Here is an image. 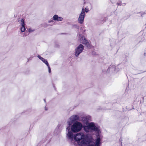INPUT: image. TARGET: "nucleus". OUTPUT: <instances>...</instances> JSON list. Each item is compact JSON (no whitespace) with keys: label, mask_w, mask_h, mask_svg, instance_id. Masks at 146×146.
I'll list each match as a JSON object with an SVG mask.
<instances>
[{"label":"nucleus","mask_w":146,"mask_h":146,"mask_svg":"<svg viewBox=\"0 0 146 146\" xmlns=\"http://www.w3.org/2000/svg\"><path fill=\"white\" fill-rule=\"evenodd\" d=\"M82 127V125L81 123L78 121H76L72 125L71 129L72 132L76 133L80 131Z\"/></svg>","instance_id":"obj_2"},{"label":"nucleus","mask_w":146,"mask_h":146,"mask_svg":"<svg viewBox=\"0 0 146 146\" xmlns=\"http://www.w3.org/2000/svg\"><path fill=\"white\" fill-rule=\"evenodd\" d=\"M85 12L86 13H88L89 11V10L88 9V8L86 7L85 8V9H84Z\"/></svg>","instance_id":"obj_17"},{"label":"nucleus","mask_w":146,"mask_h":146,"mask_svg":"<svg viewBox=\"0 0 146 146\" xmlns=\"http://www.w3.org/2000/svg\"><path fill=\"white\" fill-rule=\"evenodd\" d=\"M58 19L57 21H62L63 19L62 18L58 16Z\"/></svg>","instance_id":"obj_13"},{"label":"nucleus","mask_w":146,"mask_h":146,"mask_svg":"<svg viewBox=\"0 0 146 146\" xmlns=\"http://www.w3.org/2000/svg\"><path fill=\"white\" fill-rule=\"evenodd\" d=\"M79 40L80 41L81 43L85 44L87 47H90V41L88 40L82 35L80 34L79 35Z\"/></svg>","instance_id":"obj_4"},{"label":"nucleus","mask_w":146,"mask_h":146,"mask_svg":"<svg viewBox=\"0 0 146 146\" xmlns=\"http://www.w3.org/2000/svg\"><path fill=\"white\" fill-rule=\"evenodd\" d=\"M109 70H115V66H111L109 68Z\"/></svg>","instance_id":"obj_14"},{"label":"nucleus","mask_w":146,"mask_h":146,"mask_svg":"<svg viewBox=\"0 0 146 146\" xmlns=\"http://www.w3.org/2000/svg\"><path fill=\"white\" fill-rule=\"evenodd\" d=\"M53 19H50V20H49L48 23H50L53 22Z\"/></svg>","instance_id":"obj_18"},{"label":"nucleus","mask_w":146,"mask_h":146,"mask_svg":"<svg viewBox=\"0 0 146 146\" xmlns=\"http://www.w3.org/2000/svg\"><path fill=\"white\" fill-rule=\"evenodd\" d=\"M58 15H54L53 17H52L53 20L54 21H57V20L58 19Z\"/></svg>","instance_id":"obj_12"},{"label":"nucleus","mask_w":146,"mask_h":146,"mask_svg":"<svg viewBox=\"0 0 146 146\" xmlns=\"http://www.w3.org/2000/svg\"><path fill=\"white\" fill-rule=\"evenodd\" d=\"M45 110H47L46 109V108H45Z\"/></svg>","instance_id":"obj_22"},{"label":"nucleus","mask_w":146,"mask_h":146,"mask_svg":"<svg viewBox=\"0 0 146 146\" xmlns=\"http://www.w3.org/2000/svg\"><path fill=\"white\" fill-rule=\"evenodd\" d=\"M69 127H68L67 128V129H68V130H69Z\"/></svg>","instance_id":"obj_21"},{"label":"nucleus","mask_w":146,"mask_h":146,"mask_svg":"<svg viewBox=\"0 0 146 146\" xmlns=\"http://www.w3.org/2000/svg\"><path fill=\"white\" fill-rule=\"evenodd\" d=\"M46 65H48V63L46 60L45 59L41 57L40 55L37 56Z\"/></svg>","instance_id":"obj_10"},{"label":"nucleus","mask_w":146,"mask_h":146,"mask_svg":"<svg viewBox=\"0 0 146 146\" xmlns=\"http://www.w3.org/2000/svg\"><path fill=\"white\" fill-rule=\"evenodd\" d=\"M90 117L89 116H87L86 117H84L82 118V120H85V121H84V123L85 124H87L88 122V120H89Z\"/></svg>","instance_id":"obj_11"},{"label":"nucleus","mask_w":146,"mask_h":146,"mask_svg":"<svg viewBox=\"0 0 146 146\" xmlns=\"http://www.w3.org/2000/svg\"><path fill=\"white\" fill-rule=\"evenodd\" d=\"M73 27L74 28H76L77 29H78L79 27L76 24H74L73 25Z\"/></svg>","instance_id":"obj_16"},{"label":"nucleus","mask_w":146,"mask_h":146,"mask_svg":"<svg viewBox=\"0 0 146 146\" xmlns=\"http://www.w3.org/2000/svg\"><path fill=\"white\" fill-rule=\"evenodd\" d=\"M33 31V30L32 29H30L29 30V32H32Z\"/></svg>","instance_id":"obj_20"},{"label":"nucleus","mask_w":146,"mask_h":146,"mask_svg":"<svg viewBox=\"0 0 146 146\" xmlns=\"http://www.w3.org/2000/svg\"><path fill=\"white\" fill-rule=\"evenodd\" d=\"M84 49V46L81 44H80L75 49L74 55L76 57L81 53Z\"/></svg>","instance_id":"obj_5"},{"label":"nucleus","mask_w":146,"mask_h":146,"mask_svg":"<svg viewBox=\"0 0 146 146\" xmlns=\"http://www.w3.org/2000/svg\"><path fill=\"white\" fill-rule=\"evenodd\" d=\"M44 101L45 102V99H44Z\"/></svg>","instance_id":"obj_23"},{"label":"nucleus","mask_w":146,"mask_h":146,"mask_svg":"<svg viewBox=\"0 0 146 146\" xmlns=\"http://www.w3.org/2000/svg\"><path fill=\"white\" fill-rule=\"evenodd\" d=\"M20 25H21L20 27V29L22 32H24L25 30V24L24 20L22 19L19 22Z\"/></svg>","instance_id":"obj_9"},{"label":"nucleus","mask_w":146,"mask_h":146,"mask_svg":"<svg viewBox=\"0 0 146 146\" xmlns=\"http://www.w3.org/2000/svg\"><path fill=\"white\" fill-rule=\"evenodd\" d=\"M117 4L118 5H121V2H118L117 3Z\"/></svg>","instance_id":"obj_19"},{"label":"nucleus","mask_w":146,"mask_h":146,"mask_svg":"<svg viewBox=\"0 0 146 146\" xmlns=\"http://www.w3.org/2000/svg\"><path fill=\"white\" fill-rule=\"evenodd\" d=\"M66 138L68 140L72 141L73 140L74 136L72 132L71 131H68L66 134Z\"/></svg>","instance_id":"obj_8"},{"label":"nucleus","mask_w":146,"mask_h":146,"mask_svg":"<svg viewBox=\"0 0 146 146\" xmlns=\"http://www.w3.org/2000/svg\"><path fill=\"white\" fill-rule=\"evenodd\" d=\"M84 129L86 133L89 132L91 131H94L96 133V138L94 142L92 141V137H86V139L82 141V144L81 146H100L102 138L100 135L101 131L99 127L96 126L93 122H91L89 123L87 125L84 126Z\"/></svg>","instance_id":"obj_1"},{"label":"nucleus","mask_w":146,"mask_h":146,"mask_svg":"<svg viewBox=\"0 0 146 146\" xmlns=\"http://www.w3.org/2000/svg\"><path fill=\"white\" fill-rule=\"evenodd\" d=\"M48 68V72L49 73H50L51 72V70L50 67L49 65V64H48V65H46Z\"/></svg>","instance_id":"obj_15"},{"label":"nucleus","mask_w":146,"mask_h":146,"mask_svg":"<svg viewBox=\"0 0 146 146\" xmlns=\"http://www.w3.org/2000/svg\"><path fill=\"white\" fill-rule=\"evenodd\" d=\"M84 137L85 135L84 134L82 133H77L74 136V139L77 141H80L81 139H82L81 143H78V144L80 146H81L82 145V141L83 140L86 139V137L84 138Z\"/></svg>","instance_id":"obj_3"},{"label":"nucleus","mask_w":146,"mask_h":146,"mask_svg":"<svg viewBox=\"0 0 146 146\" xmlns=\"http://www.w3.org/2000/svg\"><path fill=\"white\" fill-rule=\"evenodd\" d=\"M79 116L77 115H74L72 116L67 121V123L70 126L74 122L78 120L79 118Z\"/></svg>","instance_id":"obj_6"},{"label":"nucleus","mask_w":146,"mask_h":146,"mask_svg":"<svg viewBox=\"0 0 146 146\" xmlns=\"http://www.w3.org/2000/svg\"><path fill=\"white\" fill-rule=\"evenodd\" d=\"M85 15L84 9L83 8L78 19V22L79 23L81 24H83L84 21V18L85 17Z\"/></svg>","instance_id":"obj_7"}]
</instances>
